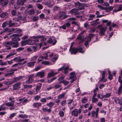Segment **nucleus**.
Listing matches in <instances>:
<instances>
[{
    "label": "nucleus",
    "instance_id": "1",
    "mask_svg": "<svg viewBox=\"0 0 122 122\" xmlns=\"http://www.w3.org/2000/svg\"><path fill=\"white\" fill-rule=\"evenodd\" d=\"M4 46L7 47V50H10L11 47L13 48H17L19 46V43L18 42L13 41H9L5 43Z\"/></svg>",
    "mask_w": 122,
    "mask_h": 122
},
{
    "label": "nucleus",
    "instance_id": "2",
    "mask_svg": "<svg viewBox=\"0 0 122 122\" xmlns=\"http://www.w3.org/2000/svg\"><path fill=\"white\" fill-rule=\"evenodd\" d=\"M31 38L33 40V41L34 42H38L40 40L41 42H43L46 41V37L43 36L39 35L33 36L31 37Z\"/></svg>",
    "mask_w": 122,
    "mask_h": 122
},
{
    "label": "nucleus",
    "instance_id": "3",
    "mask_svg": "<svg viewBox=\"0 0 122 122\" xmlns=\"http://www.w3.org/2000/svg\"><path fill=\"white\" fill-rule=\"evenodd\" d=\"M85 49L84 48H82L79 47L77 48H72L71 52V54H75L77 53L78 51L80 53H83L85 51Z\"/></svg>",
    "mask_w": 122,
    "mask_h": 122
},
{
    "label": "nucleus",
    "instance_id": "4",
    "mask_svg": "<svg viewBox=\"0 0 122 122\" xmlns=\"http://www.w3.org/2000/svg\"><path fill=\"white\" fill-rule=\"evenodd\" d=\"M15 98L13 96H12L9 98V100L11 101V102H9L6 103H5V105L9 107H13L14 106V103L15 100H14Z\"/></svg>",
    "mask_w": 122,
    "mask_h": 122
},
{
    "label": "nucleus",
    "instance_id": "5",
    "mask_svg": "<svg viewBox=\"0 0 122 122\" xmlns=\"http://www.w3.org/2000/svg\"><path fill=\"white\" fill-rule=\"evenodd\" d=\"M75 5L76 8L78 10L83 9L84 8V5L83 3L77 1L75 3Z\"/></svg>",
    "mask_w": 122,
    "mask_h": 122
},
{
    "label": "nucleus",
    "instance_id": "6",
    "mask_svg": "<svg viewBox=\"0 0 122 122\" xmlns=\"http://www.w3.org/2000/svg\"><path fill=\"white\" fill-rule=\"evenodd\" d=\"M57 42V40L53 37H49L47 41V42L51 44L52 45H55Z\"/></svg>",
    "mask_w": 122,
    "mask_h": 122
},
{
    "label": "nucleus",
    "instance_id": "7",
    "mask_svg": "<svg viewBox=\"0 0 122 122\" xmlns=\"http://www.w3.org/2000/svg\"><path fill=\"white\" fill-rule=\"evenodd\" d=\"M107 28V27L106 26L104 27H102L100 28L99 33V35L100 36H103L104 35Z\"/></svg>",
    "mask_w": 122,
    "mask_h": 122
},
{
    "label": "nucleus",
    "instance_id": "8",
    "mask_svg": "<svg viewBox=\"0 0 122 122\" xmlns=\"http://www.w3.org/2000/svg\"><path fill=\"white\" fill-rule=\"evenodd\" d=\"M21 84V82H17L13 85V90H18L20 88V86Z\"/></svg>",
    "mask_w": 122,
    "mask_h": 122
},
{
    "label": "nucleus",
    "instance_id": "9",
    "mask_svg": "<svg viewBox=\"0 0 122 122\" xmlns=\"http://www.w3.org/2000/svg\"><path fill=\"white\" fill-rule=\"evenodd\" d=\"M34 74H32L30 75L28 77V79L26 81L27 83H30L32 82L34 80V78L33 77L34 76Z\"/></svg>",
    "mask_w": 122,
    "mask_h": 122
},
{
    "label": "nucleus",
    "instance_id": "10",
    "mask_svg": "<svg viewBox=\"0 0 122 122\" xmlns=\"http://www.w3.org/2000/svg\"><path fill=\"white\" fill-rule=\"evenodd\" d=\"M33 41V40L32 39L31 37L30 38V39H29L25 41H22L21 42L22 44L21 45H22L24 46L26 44H29L30 42L32 41Z\"/></svg>",
    "mask_w": 122,
    "mask_h": 122
},
{
    "label": "nucleus",
    "instance_id": "11",
    "mask_svg": "<svg viewBox=\"0 0 122 122\" xmlns=\"http://www.w3.org/2000/svg\"><path fill=\"white\" fill-rule=\"evenodd\" d=\"M36 76L40 77L42 78L45 76V72L43 71H40L38 72L36 74Z\"/></svg>",
    "mask_w": 122,
    "mask_h": 122
},
{
    "label": "nucleus",
    "instance_id": "12",
    "mask_svg": "<svg viewBox=\"0 0 122 122\" xmlns=\"http://www.w3.org/2000/svg\"><path fill=\"white\" fill-rule=\"evenodd\" d=\"M17 36H14V37H13L12 40L14 41H18L20 40V39L19 37L20 36H22V35H20L19 34H17Z\"/></svg>",
    "mask_w": 122,
    "mask_h": 122
},
{
    "label": "nucleus",
    "instance_id": "13",
    "mask_svg": "<svg viewBox=\"0 0 122 122\" xmlns=\"http://www.w3.org/2000/svg\"><path fill=\"white\" fill-rule=\"evenodd\" d=\"M42 104V103L40 102L34 103L33 106L34 108H38L41 107Z\"/></svg>",
    "mask_w": 122,
    "mask_h": 122
},
{
    "label": "nucleus",
    "instance_id": "14",
    "mask_svg": "<svg viewBox=\"0 0 122 122\" xmlns=\"http://www.w3.org/2000/svg\"><path fill=\"white\" fill-rule=\"evenodd\" d=\"M8 3V0H0V4L3 6L6 5Z\"/></svg>",
    "mask_w": 122,
    "mask_h": 122
},
{
    "label": "nucleus",
    "instance_id": "15",
    "mask_svg": "<svg viewBox=\"0 0 122 122\" xmlns=\"http://www.w3.org/2000/svg\"><path fill=\"white\" fill-rule=\"evenodd\" d=\"M36 63V61H35L28 62L27 63V66L30 67H33Z\"/></svg>",
    "mask_w": 122,
    "mask_h": 122
},
{
    "label": "nucleus",
    "instance_id": "16",
    "mask_svg": "<svg viewBox=\"0 0 122 122\" xmlns=\"http://www.w3.org/2000/svg\"><path fill=\"white\" fill-rule=\"evenodd\" d=\"M23 78V77L22 76H20L18 77H15L13 78L12 82H13V83L15 82L22 79Z\"/></svg>",
    "mask_w": 122,
    "mask_h": 122
},
{
    "label": "nucleus",
    "instance_id": "17",
    "mask_svg": "<svg viewBox=\"0 0 122 122\" xmlns=\"http://www.w3.org/2000/svg\"><path fill=\"white\" fill-rule=\"evenodd\" d=\"M70 76L69 78L70 79H76V75L75 72H72L70 73Z\"/></svg>",
    "mask_w": 122,
    "mask_h": 122
},
{
    "label": "nucleus",
    "instance_id": "18",
    "mask_svg": "<svg viewBox=\"0 0 122 122\" xmlns=\"http://www.w3.org/2000/svg\"><path fill=\"white\" fill-rule=\"evenodd\" d=\"M106 72L105 71H103V72L102 74V78L101 80V81H103L104 82H105L107 81L106 79H104L105 77V75L106 74Z\"/></svg>",
    "mask_w": 122,
    "mask_h": 122
},
{
    "label": "nucleus",
    "instance_id": "19",
    "mask_svg": "<svg viewBox=\"0 0 122 122\" xmlns=\"http://www.w3.org/2000/svg\"><path fill=\"white\" fill-rule=\"evenodd\" d=\"M72 114L75 116L76 117L78 115V110L77 109H76L72 112Z\"/></svg>",
    "mask_w": 122,
    "mask_h": 122
},
{
    "label": "nucleus",
    "instance_id": "20",
    "mask_svg": "<svg viewBox=\"0 0 122 122\" xmlns=\"http://www.w3.org/2000/svg\"><path fill=\"white\" fill-rule=\"evenodd\" d=\"M42 110L44 112H48L50 113L51 112V108L48 109L47 108L44 107V106L42 107Z\"/></svg>",
    "mask_w": 122,
    "mask_h": 122
},
{
    "label": "nucleus",
    "instance_id": "21",
    "mask_svg": "<svg viewBox=\"0 0 122 122\" xmlns=\"http://www.w3.org/2000/svg\"><path fill=\"white\" fill-rule=\"evenodd\" d=\"M27 0H17V3L18 5H23Z\"/></svg>",
    "mask_w": 122,
    "mask_h": 122
},
{
    "label": "nucleus",
    "instance_id": "22",
    "mask_svg": "<svg viewBox=\"0 0 122 122\" xmlns=\"http://www.w3.org/2000/svg\"><path fill=\"white\" fill-rule=\"evenodd\" d=\"M26 18V15L25 14L23 15H20L19 14V18L20 20H21L23 21H24L25 20Z\"/></svg>",
    "mask_w": 122,
    "mask_h": 122
},
{
    "label": "nucleus",
    "instance_id": "23",
    "mask_svg": "<svg viewBox=\"0 0 122 122\" xmlns=\"http://www.w3.org/2000/svg\"><path fill=\"white\" fill-rule=\"evenodd\" d=\"M66 94L65 92H63L61 95H59L58 97V99H63L65 97Z\"/></svg>",
    "mask_w": 122,
    "mask_h": 122
},
{
    "label": "nucleus",
    "instance_id": "24",
    "mask_svg": "<svg viewBox=\"0 0 122 122\" xmlns=\"http://www.w3.org/2000/svg\"><path fill=\"white\" fill-rule=\"evenodd\" d=\"M42 84L40 83L37 86L36 89V93H34V94H36L37 93L38 91H39L41 88L42 86Z\"/></svg>",
    "mask_w": 122,
    "mask_h": 122
},
{
    "label": "nucleus",
    "instance_id": "25",
    "mask_svg": "<svg viewBox=\"0 0 122 122\" xmlns=\"http://www.w3.org/2000/svg\"><path fill=\"white\" fill-rule=\"evenodd\" d=\"M20 14V13L19 12L17 16L13 18V19L14 21H18L19 20H20L19 14Z\"/></svg>",
    "mask_w": 122,
    "mask_h": 122
},
{
    "label": "nucleus",
    "instance_id": "26",
    "mask_svg": "<svg viewBox=\"0 0 122 122\" xmlns=\"http://www.w3.org/2000/svg\"><path fill=\"white\" fill-rule=\"evenodd\" d=\"M77 38L78 40L81 41H82L84 39V38L82 35L80 34L77 36Z\"/></svg>",
    "mask_w": 122,
    "mask_h": 122
},
{
    "label": "nucleus",
    "instance_id": "27",
    "mask_svg": "<svg viewBox=\"0 0 122 122\" xmlns=\"http://www.w3.org/2000/svg\"><path fill=\"white\" fill-rule=\"evenodd\" d=\"M94 36L93 34L92 33L89 34L88 35V36L86 37V39H87L88 41H91V39Z\"/></svg>",
    "mask_w": 122,
    "mask_h": 122
},
{
    "label": "nucleus",
    "instance_id": "28",
    "mask_svg": "<svg viewBox=\"0 0 122 122\" xmlns=\"http://www.w3.org/2000/svg\"><path fill=\"white\" fill-rule=\"evenodd\" d=\"M95 16L96 15H94L90 14L89 16V18L88 19V21H90V20H93L94 19V18H95Z\"/></svg>",
    "mask_w": 122,
    "mask_h": 122
},
{
    "label": "nucleus",
    "instance_id": "29",
    "mask_svg": "<svg viewBox=\"0 0 122 122\" xmlns=\"http://www.w3.org/2000/svg\"><path fill=\"white\" fill-rule=\"evenodd\" d=\"M113 7L112 6H110L108 7L107 8H105V10H106L107 12H108L112 10L113 8Z\"/></svg>",
    "mask_w": 122,
    "mask_h": 122
},
{
    "label": "nucleus",
    "instance_id": "30",
    "mask_svg": "<svg viewBox=\"0 0 122 122\" xmlns=\"http://www.w3.org/2000/svg\"><path fill=\"white\" fill-rule=\"evenodd\" d=\"M61 86V84L59 83H56L54 86V88L55 89H57L60 87Z\"/></svg>",
    "mask_w": 122,
    "mask_h": 122
},
{
    "label": "nucleus",
    "instance_id": "31",
    "mask_svg": "<svg viewBox=\"0 0 122 122\" xmlns=\"http://www.w3.org/2000/svg\"><path fill=\"white\" fill-rule=\"evenodd\" d=\"M57 73H54L53 72L49 73L48 75V77H50L51 76H54L55 75H56Z\"/></svg>",
    "mask_w": 122,
    "mask_h": 122
},
{
    "label": "nucleus",
    "instance_id": "32",
    "mask_svg": "<svg viewBox=\"0 0 122 122\" xmlns=\"http://www.w3.org/2000/svg\"><path fill=\"white\" fill-rule=\"evenodd\" d=\"M82 16L80 15L76 16V18L74 17H72L71 18H70L68 19V20H75L77 19V18H80V17H82Z\"/></svg>",
    "mask_w": 122,
    "mask_h": 122
},
{
    "label": "nucleus",
    "instance_id": "33",
    "mask_svg": "<svg viewBox=\"0 0 122 122\" xmlns=\"http://www.w3.org/2000/svg\"><path fill=\"white\" fill-rule=\"evenodd\" d=\"M78 11L77 9H73L70 10V13L71 14H73L77 12Z\"/></svg>",
    "mask_w": 122,
    "mask_h": 122
},
{
    "label": "nucleus",
    "instance_id": "34",
    "mask_svg": "<svg viewBox=\"0 0 122 122\" xmlns=\"http://www.w3.org/2000/svg\"><path fill=\"white\" fill-rule=\"evenodd\" d=\"M122 86H120L119 87L117 93L118 95H120L122 93Z\"/></svg>",
    "mask_w": 122,
    "mask_h": 122
},
{
    "label": "nucleus",
    "instance_id": "35",
    "mask_svg": "<svg viewBox=\"0 0 122 122\" xmlns=\"http://www.w3.org/2000/svg\"><path fill=\"white\" fill-rule=\"evenodd\" d=\"M91 24L93 26H95L97 25H98L99 24V22H97L94 21H93L91 22Z\"/></svg>",
    "mask_w": 122,
    "mask_h": 122
},
{
    "label": "nucleus",
    "instance_id": "36",
    "mask_svg": "<svg viewBox=\"0 0 122 122\" xmlns=\"http://www.w3.org/2000/svg\"><path fill=\"white\" fill-rule=\"evenodd\" d=\"M19 117L23 118H26L28 117V116L24 114H20L19 115Z\"/></svg>",
    "mask_w": 122,
    "mask_h": 122
},
{
    "label": "nucleus",
    "instance_id": "37",
    "mask_svg": "<svg viewBox=\"0 0 122 122\" xmlns=\"http://www.w3.org/2000/svg\"><path fill=\"white\" fill-rule=\"evenodd\" d=\"M8 14L6 12H3L0 15V16L1 18H3L5 16H7Z\"/></svg>",
    "mask_w": 122,
    "mask_h": 122
},
{
    "label": "nucleus",
    "instance_id": "38",
    "mask_svg": "<svg viewBox=\"0 0 122 122\" xmlns=\"http://www.w3.org/2000/svg\"><path fill=\"white\" fill-rule=\"evenodd\" d=\"M114 100L116 103H118L119 104L120 99L118 97H114Z\"/></svg>",
    "mask_w": 122,
    "mask_h": 122
},
{
    "label": "nucleus",
    "instance_id": "39",
    "mask_svg": "<svg viewBox=\"0 0 122 122\" xmlns=\"http://www.w3.org/2000/svg\"><path fill=\"white\" fill-rule=\"evenodd\" d=\"M13 83V82H12V81H7L5 82L4 84L7 86H9V85L12 84Z\"/></svg>",
    "mask_w": 122,
    "mask_h": 122
},
{
    "label": "nucleus",
    "instance_id": "40",
    "mask_svg": "<svg viewBox=\"0 0 122 122\" xmlns=\"http://www.w3.org/2000/svg\"><path fill=\"white\" fill-rule=\"evenodd\" d=\"M41 98V96L40 95H37L34 97V99L35 101H38Z\"/></svg>",
    "mask_w": 122,
    "mask_h": 122
},
{
    "label": "nucleus",
    "instance_id": "41",
    "mask_svg": "<svg viewBox=\"0 0 122 122\" xmlns=\"http://www.w3.org/2000/svg\"><path fill=\"white\" fill-rule=\"evenodd\" d=\"M35 13V10L33 9L30 10L28 12V13L30 15H33Z\"/></svg>",
    "mask_w": 122,
    "mask_h": 122
},
{
    "label": "nucleus",
    "instance_id": "42",
    "mask_svg": "<svg viewBox=\"0 0 122 122\" xmlns=\"http://www.w3.org/2000/svg\"><path fill=\"white\" fill-rule=\"evenodd\" d=\"M15 23H12L11 20H10L8 23L9 26L11 27L14 26L15 25Z\"/></svg>",
    "mask_w": 122,
    "mask_h": 122
},
{
    "label": "nucleus",
    "instance_id": "43",
    "mask_svg": "<svg viewBox=\"0 0 122 122\" xmlns=\"http://www.w3.org/2000/svg\"><path fill=\"white\" fill-rule=\"evenodd\" d=\"M111 94L110 93H108L106 95H103L102 98H108L109 97L111 96Z\"/></svg>",
    "mask_w": 122,
    "mask_h": 122
},
{
    "label": "nucleus",
    "instance_id": "44",
    "mask_svg": "<svg viewBox=\"0 0 122 122\" xmlns=\"http://www.w3.org/2000/svg\"><path fill=\"white\" fill-rule=\"evenodd\" d=\"M82 102L83 103H84L87 102V99L85 97H84L82 99Z\"/></svg>",
    "mask_w": 122,
    "mask_h": 122
},
{
    "label": "nucleus",
    "instance_id": "45",
    "mask_svg": "<svg viewBox=\"0 0 122 122\" xmlns=\"http://www.w3.org/2000/svg\"><path fill=\"white\" fill-rule=\"evenodd\" d=\"M54 105V103L51 102H50L49 103H47L46 104V106H49L50 107H52Z\"/></svg>",
    "mask_w": 122,
    "mask_h": 122
},
{
    "label": "nucleus",
    "instance_id": "46",
    "mask_svg": "<svg viewBox=\"0 0 122 122\" xmlns=\"http://www.w3.org/2000/svg\"><path fill=\"white\" fill-rule=\"evenodd\" d=\"M33 86L32 85H25L24 86V87L25 88H31Z\"/></svg>",
    "mask_w": 122,
    "mask_h": 122
},
{
    "label": "nucleus",
    "instance_id": "47",
    "mask_svg": "<svg viewBox=\"0 0 122 122\" xmlns=\"http://www.w3.org/2000/svg\"><path fill=\"white\" fill-rule=\"evenodd\" d=\"M40 101L41 102L45 103L46 102V99L45 98H42L41 99Z\"/></svg>",
    "mask_w": 122,
    "mask_h": 122
},
{
    "label": "nucleus",
    "instance_id": "48",
    "mask_svg": "<svg viewBox=\"0 0 122 122\" xmlns=\"http://www.w3.org/2000/svg\"><path fill=\"white\" fill-rule=\"evenodd\" d=\"M57 78V77H54L52 78L51 79L48 80V83H50L52 82L53 81L55 80Z\"/></svg>",
    "mask_w": 122,
    "mask_h": 122
},
{
    "label": "nucleus",
    "instance_id": "49",
    "mask_svg": "<svg viewBox=\"0 0 122 122\" xmlns=\"http://www.w3.org/2000/svg\"><path fill=\"white\" fill-rule=\"evenodd\" d=\"M59 114L61 117H63L64 116V112L62 111H60L59 112Z\"/></svg>",
    "mask_w": 122,
    "mask_h": 122
},
{
    "label": "nucleus",
    "instance_id": "50",
    "mask_svg": "<svg viewBox=\"0 0 122 122\" xmlns=\"http://www.w3.org/2000/svg\"><path fill=\"white\" fill-rule=\"evenodd\" d=\"M6 109L5 107L3 106V105H2L0 106V111L5 110Z\"/></svg>",
    "mask_w": 122,
    "mask_h": 122
},
{
    "label": "nucleus",
    "instance_id": "51",
    "mask_svg": "<svg viewBox=\"0 0 122 122\" xmlns=\"http://www.w3.org/2000/svg\"><path fill=\"white\" fill-rule=\"evenodd\" d=\"M36 6L37 7L40 9H42L43 7V6L39 4H37L36 5Z\"/></svg>",
    "mask_w": 122,
    "mask_h": 122
},
{
    "label": "nucleus",
    "instance_id": "52",
    "mask_svg": "<svg viewBox=\"0 0 122 122\" xmlns=\"http://www.w3.org/2000/svg\"><path fill=\"white\" fill-rule=\"evenodd\" d=\"M8 23L6 21L3 22L2 25V27L3 28H4L7 25Z\"/></svg>",
    "mask_w": 122,
    "mask_h": 122
},
{
    "label": "nucleus",
    "instance_id": "53",
    "mask_svg": "<svg viewBox=\"0 0 122 122\" xmlns=\"http://www.w3.org/2000/svg\"><path fill=\"white\" fill-rule=\"evenodd\" d=\"M29 102V101L28 99H25L22 102V104L23 105H25L27 103Z\"/></svg>",
    "mask_w": 122,
    "mask_h": 122
},
{
    "label": "nucleus",
    "instance_id": "54",
    "mask_svg": "<svg viewBox=\"0 0 122 122\" xmlns=\"http://www.w3.org/2000/svg\"><path fill=\"white\" fill-rule=\"evenodd\" d=\"M11 14L13 16H15L17 14V12L15 10H13L11 12Z\"/></svg>",
    "mask_w": 122,
    "mask_h": 122
},
{
    "label": "nucleus",
    "instance_id": "55",
    "mask_svg": "<svg viewBox=\"0 0 122 122\" xmlns=\"http://www.w3.org/2000/svg\"><path fill=\"white\" fill-rule=\"evenodd\" d=\"M95 14L97 15V17H101L102 16V15H99L100 14V13L99 11H97L95 13Z\"/></svg>",
    "mask_w": 122,
    "mask_h": 122
},
{
    "label": "nucleus",
    "instance_id": "56",
    "mask_svg": "<svg viewBox=\"0 0 122 122\" xmlns=\"http://www.w3.org/2000/svg\"><path fill=\"white\" fill-rule=\"evenodd\" d=\"M16 54V53H12L9 54V55H7L6 56V58H7L12 56Z\"/></svg>",
    "mask_w": 122,
    "mask_h": 122
},
{
    "label": "nucleus",
    "instance_id": "57",
    "mask_svg": "<svg viewBox=\"0 0 122 122\" xmlns=\"http://www.w3.org/2000/svg\"><path fill=\"white\" fill-rule=\"evenodd\" d=\"M59 9V7L58 6H54L53 9V10L54 11L57 10Z\"/></svg>",
    "mask_w": 122,
    "mask_h": 122
},
{
    "label": "nucleus",
    "instance_id": "58",
    "mask_svg": "<svg viewBox=\"0 0 122 122\" xmlns=\"http://www.w3.org/2000/svg\"><path fill=\"white\" fill-rule=\"evenodd\" d=\"M98 99L95 97H92V101L93 102L95 103L98 101Z\"/></svg>",
    "mask_w": 122,
    "mask_h": 122
},
{
    "label": "nucleus",
    "instance_id": "59",
    "mask_svg": "<svg viewBox=\"0 0 122 122\" xmlns=\"http://www.w3.org/2000/svg\"><path fill=\"white\" fill-rule=\"evenodd\" d=\"M62 82H63V83L65 85H67V84H68L69 83V81H66L64 80H63L62 81Z\"/></svg>",
    "mask_w": 122,
    "mask_h": 122
},
{
    "label": "nucleus",
    "instance_id": "60",
    "mask_svg": "<svg viewBox=\"0 0 122 122\" xmlns=\"http://www.w3.org/2000/svg\"><path fill=\"white\" fill-rule=\"evenodd\" d=\"M91 115L93 117H95V115L96 116V112L94 111L92 112Z\"/></svg>",
    "mask_w": 122,
    "mask_h": 122
},
{
    "label": "nucleus",
    "instance_id": "61",
    "mask_svg": "<svg viewBox=\"0 0 122 122\" xmlns=\"http://www.w3.org/2000/svg\"><path fill=\"white\" fill-rule=\"evenodd\" d=\"M16 115V113H13L11 114L10 116V118L11 119L13 117L15 116Z\"/></svg>",
    "mask_w": 122,
    "mask_h": 122
},
{
    "label": "nucleus",
    "instance_id": "62",
    "mask_svg": "<svg viewBox=\"0 0 122 122\" xmlns=\"http://www.w3.org/2000/svg\"><path fill=\"white\" fill-rule=\"evenodd\" d=\"M38 19V17L37 16H34L33 18V20L35 21L37 20Z\"/></svg>",
    "mask_w": 122,
    "mask_h": 122
},
{
    "label": "nucleus",
    "instance_id": "63",
    "mask_svg": "<svg viewBox=\"0 0 122 122\" xmlns=\"http://www.w3.org/2000/svg\"><path fill=\"white\" fill-rule=\"evenodd\" d=\"M24 49V48L20 47L18 48L17 49L16 51L18 52H20V51L23 50Z\"/></svg>",
    "mask_w": 122,
    "mask_h": 122
},
{
    "label": "nucleus",
    "instance_id": "64",
    "mask_svg": "<svg viewBox=\"0 0 122 122\" xmlns=\"http://www.w3.org/2000/svg\"><path fill=\"white\" fill-rule=\"evenodd\" d=\"M66 26V27H69V26H70L71 24L69 22H67L64 24Z\"/></svg>",
    "mask_w": 122,
    "mask_h": 122
}]
</instances>
